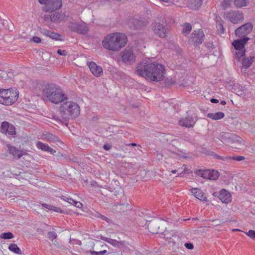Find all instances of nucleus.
<instances>
[{
    "label": "nucleus",
    "mask_w": 255,
    "mask_h": 255,
    "mask_svg": "<svg viewBox=\"0 0 255 255\" xmlns=\"http://www.w3.org/2000/svg\"><path fill=\"white\" fill-rule=\"evenodd\" d=\"M44 35L49 37L53 39L61 40L62 35L58 33L51 31L48 29H44L41 31Z\"/></svg>",
    "instance_id": "24"
},
{
    "label": "nucleus",
    "mask_w": 255,
    "mask_h": 255,
    "mask_svg": "<svg viewBox=\"0 0 255 255\" xmlns=\"http://www.w3.org/2000/svg\"><path fill=\"white\" fill-rule=\"evenodd\" d=\"M129 145H131V146H136V143H131V144H129Z\"/></svg>",
    "instance_id": "59"
},
{
    "label": "nucleus",
    "mask_w": 255,
    "mask_h": 255,
    "mask_svg": "<svg viewBox=\"0 0 255 255\" xmlns=\"http://www.w3.org/2000/svg\"><path fill=\"white\" fill-rule=\"evenodd\" d=\"M245 145V141L241 137L235 135L231 136L229 146L237 149H241Z\"/></svg>",
    "instance_id": "11"
},
{
    "label": "nucleus",
    "mask_w": 255,
    "mask_h": 255,
    "mask_svg": "<svg viewBox=\"0 0 255 255\" xmlns=\"http://www.w3.org/2000/svg\"><path fill=\"white\" fill-rule=\"evenodd\" d=\"M204 34L201 29L194 30L192 34V41L195 44H200L204 40Z\"/></svg>",
    "instance_id": "16"
},
{
    "label": "nucleus",
    "mask_w": 255,
    "mask_h": 255,
    "mask_svg": "<svg viewBox=\"0 0 255 255\" xmlns=\"http://www.w3.org/2000/svg\"><path fill=\"white\" fill-rule=\"evenodd\" d=\"M253 28V26L251 23H246L235 30V34L237 36L242 38L247 37L246 35L252 31Z\"/></svg>",
    "instance_id": "10"
},
{
    "label": "nucleus",
    "mask_w": 255,
    "mask_h": 255,
    "mask_svg": "<svg viewBox=\"0 0 255 255\" xmlns=\"http://www.w3.org/2000/svg\"><path fill=\"white\" fill-rule=\"evenodd\" d=\"M29 175V174L28 173H22V175L21 176H28V175Z\"/></svg>",
    "instance_id": "57"
},
{
    "label": "nucleus",
    "mask_w": 255,
    "mask_h": 255,
    "mask_svg": "<svg viewBox=\"0 0 255 255\" xmlns=\"http://www.w3.org/2000/svg\"><path fill=\"white\" fill-rule=\"evenodd\" d=\"M237 156H229L227 157L228 159H232L236 161Z\"/></svg>",
    "instance_id": "52"
},
{
    "label": "nucleus",
    "mask_w": 255,
    "mask_h": 255,
    "mask_svg": "<svg viewBox=\"0 0 255 255\" xmlns=\"http://www.w3.org/2000/svg\"><path fill=\"white\" fill-rule=\"evenodd\" d=\"M128 42L126 34L121 32H113L107 34L103 39V47L109 51L118 52L124 48Z\"/></svg>",
    "instance_id": "3"
},
{
    "label": "nucleus",
    "mask_w": 255,
    "mask_h": 255,
    "mask_svg": "<svg viewBox=\"0 0 255 255\" xmlns=\"http://www.w3.org/2000/svg\"><path fill=\"white\" fill-rule=\"evenodd\" d=\"M94 214L95 215H93V216H94L95 217H98V218L100 217L101 219H102L103 220L107 221V219H108L107 217H106L104 216L101 215L98 213H95Z\"/></svg>",
    "instance_id": "45"
},
{
    "label": "nucleus",
    "mask_w": 255,
    "mask_h": 255,
    "mask_svg": "<svg viewBox=\"0 0 255 255\" xmlns=\"http://www.w3.org/2000/svg\"><path fill=\"white\" fill-rule=\"evenodd\" d=\"M61 199L68 202L69 204L73 205L74 206L78 208H81L82 207V204L81 202L78 201H76L72 199L71 198H68L67 197L62 196L61 197Z\"/></svg>",
    "instance_id": "27"
},
{
    "label": "nucleus",
    "mask_w": 255,
    "mask_h": 255,
    "mask_svg": "<svg viewBox=\"0 0 255 255\" xmlns=\"http://www.w3.org/2000/svg\"><path fill=\"white\" fill-rule=\"evenodd\" d=\"M88 28L85 26H81L79 28L80 32L81 33H86L88 31Z\"/></svg>",
    "instance_id": "44"
},
{
    "label": "nucleus",
    "mask_w": 255,
    "mask_h": 255,
    "mask_svg": "<svg viewBox=\"0 0 255 255\" xmlns=\"http://www.w3.org/2000/svg\"><path fill=\"white\" fill-rule=\"evenodd\" d=\"M147 23L145 19L139 20L136 18H130L128 19V23L129 27L133 29H139L145 26Z\"/></svg>",
    "instance_id": "12"
},
{
    "label": "nucleus",
    "mask_w": 255,
    "mask_h": 255,
    "mask_svg": "<svg viewBox=\"0 0 255 255\" xmlns=\"http://www.w3.org/2000/svg\"><path fill=\"white\" fill-rule=\"evenodd\" d=\"M1 131L5 134L14 135L16 133L15 129L14 126L7 122H3L1 126Z\"/></svg>",
    "instance_id": "14"
},
{
    "label": "nucleus",
    "mask_w": 255,
    "mask_h": 255,
    "mask_svg": "<svg viewBox=\"0 0 255 255\" xmlns=\"http://www.w3.org/2000/svg\"><path fill=\"white\" fill-rule=\"evenodd\" d=\"M56 237V234L54 232H50L48 233V237L51 240H53Z\"/></svg>",
    "instance_id": "41"
},
{
    "label": "nucleus",
    "mask_w": 255,
    "mask_h": 255,
    "mask_svg": "<svg viewBox=\"0 0 255 255\" xmlns=\"http://www.w3.org/2000/svg\"><path fill=\"white\" fill-rule=\"evenodd\" d=\"M232 1V0H224L222 3V6L224 8H226L228 7L231 2Z\"/></svg>",
    "instance_id": "40"
},
{
    "label": "nucleus",
    "mask_w": 255,
    "mask_h": 255,
    "mask_svg": "<svg viewBox=\"0 0 255 255\" xmlns=\"http://www.w3.org/2000/svg\"><path fill=\"white\" fill-rule=\"evenodd\" d=\"M211 102L213 103H218L219 102V100L216 99H211Z\"/></svg>",
    "instance_id": "53"
},
{
    "label": "nucleus",
    "mask_w": 255,
    "mask_h": 255,
    "mask_svg": "<svg viewBox=\"0 0 255 255\" xmlns=\"http://www.w3.org/2000/svg\"><path fill=\"white\" fill-rule=\"evenodd\" d=\"M196 121L191 117L187 116L181 119L179 121V125L186 128L193 127L195 124Z\"/></svg>",
    "instance_id": "20"
},
{
    "label": "nucleus",
    "mask_w": 255,
    "mask_h": 255,
    "mask_svg": "<svg viewBox=\"0 0 255 255\" xmlns=\"http://www.w3.org/2000/svg\"><path fill=\"white\" fill-rule=\"evenodd\" d=\"M102 240L109 243L114 247H119L120 246L123 245V243L121 242L117 241L116 240L113 239L111 238L104 237L103 238H102Z\"/></svg>",
    "instance_id": "29"
},
{
    "label": "nucleus",
    "mask_w": 255,
    "mask_h": 255,
    "mask_svg": "<svg viewBox=\"0 0 255 255\" xmlns=\"http://www.w3.org/2000/svg\"><path fill=\"white\" fill-rule=\"evenodd\" d=\"M154 225V223H153V222H150L147 226L148 227V229L149 231V232H150L151 233L154 234L155 233V232L157 233L158 232L156 231V230H152V227Z\"/></svg>",
    "instance_id": "43"
},
{
    "label": "nucleus",
    "mask_w": 255,
    "mask_h": 255,
    "mask_svg": "<svg viewBox=\"0 0 255 255\" xmlns=\"http://www.w3.org/2000/svg\"><path fill=\"white\" fill-rule=\"evenodd\" d=\"M202 4V0H190L189 6L193 9H197Z\"/></svg>",
    "instance_id": "30"
},
{
    "label": "nucleus",
    "mask_w": 255,
    "mask_h": 255,
    "mask_svg": "<svg viewBox=\"0 0 255 255\" xmlns=\"http://www.w3.org/2000/svg\"><path fill=\"white\" fill-rule=\"evenodd\" d=\"M196 175L200 176L204 179H207L208 175H209V169H199L195 171Z\"/></svg>",
    "instance_id": "32"
},
{
    "label": "nucleus",
    "mask_w": 255,
    "mask_h": 255,
    "mask_svg": "<svg viewBox=\"0 0 255 255\" xmlns=\"http://www.w3.org/2000/svg\"><path fill=\"white\" fill-rule=\"evenodd\" d=\"M176 172H177V170H172L171 171V173H172V174H175Z\"/></svg>",
    "instance_id": "58"
},
{
    "label": "nucleus",
    "mask_w": 255,
    "mask_h": 255,
    "mask_svg": "<svg viewBox=\"0 0 255 255\" xmlns=\"http://www.w3.org/2000/svg\"><path fill=\"white\" fill-rule=\"evenodd\" d=\"M80 113L79 106L75 102L67 101L61 104L59 109V116L64 120L73 119Z\"/></svg>",
    "instance_id": "4"
},
{
    "label": "nucleus",
    "mask_w": 255,
    "mask_h": 255,
    "mask_svg": "<svg viewBox=\"0 0 255 255\" xmlns=\"http://www.w3.org/2000/svg\"><path fill=\"white\" fill-rule=\"evenodd\" d=\"M224 17L234 24L241 22L244 19L243 13L239 11L236 10L226 11L224 14Z\"/></svg>",
    "instance_id": "7"
},
{
    "label": "nucleus",
    "mask_w": 255,
    "mask_h": 255,
    "mask_svg": "<svg viewBox=\"0 0 255 255\" xmlns=\"http://www.w3.org/2000/svg\"><path fill=\"white\" fill-rule=\"evenodd\" d=\"M40 139L49 142H61L57 136L50 133H43L40 137Z\"/></svg>",
    "instance_id": "25"
},
{
    "label": "nucleus",
    "mask_w": 255,
    "mask_h": 255,
    "mask_svg": "<svg viewBox=\"0 0 255 255\" xmlns=\"http://www.w3.org/2000/svg\"><path fill=\"white\" fill-rule=\"evenodd\" d=\"M57 53L60 55H64V56L66 55L67 54L66 50H60V49H58L57 50Z\"/></svg>",
    "instance_id": "47"
},
{
    "label": "nucleus",
    "mask_w": 255,
    "mask_h": 255,
    "mask_svg": "<svg viewBox=\"0 0 255 255\" xmlns=\"http://www.w3.org/2000/svg\"><path fill=\"white\" fill-rule=\"evenodd\" d=\"M8 249L16 254H21V250L16 244H11L8 246Z\"/></svg>",
    "instance_id": "35"
},
{
    "label": "nucleus",
    "mask_w": 255,
    "mask_h": 255,
    "mask_svg": "<svg viewBox=\"0 0 255 255\" xmlns=\"http://www.w3.org/2000/svg\"><path fill=\"white\" fill-rule=\"evenodd\" d=\"M36 146L38 149L50 153L51 154L54 155L56 153L55 150L51 148L47 144L43 143L41 141H37L36 142Z\"/></svg>",
    "instance_id": "22"
},
{
    "label": "nucleus",
    "mask_w": 255,
    "mask_h": 255,
    "mask_svg": "<svg viewBox=\"0 0 255 255\" xmlns=\"http://www.w3.org/2000/svg\"><path fill=\"white\" fill-rule=\"evenodd\" d=\"M209 175H208L207 179L215 180L219 177V173L217 170H209Z\"/></svg>",
    "instance_id": "31"
},
{
    "label": "nucleus",
    "mask_w": 255,
    "mask_h": 255,
    "mask_svg": "<svg viewBox=\"0 0 255 255\" xmlns=\"http://www.w3.org/2000/svg\"><path fill=\"white\" fill-rule=\"evenodd\" d=\"M88 65L91 72L95 76L98 77L103 74V68L98 66L95 62H89Z\"/></svg>",
    "instance_id": "18"
},
{
    "label": "nucleus",
    "mask_w": 255,
    "mask_h": 255,
    "mask_svg": "<svg viewBox=\"0 0 255 255\" xmlns=\"http://www.w3.org/2000/svg\"><path fill=\"white\" fill-rule=\"evenodd\" d=\"M245 159L244 156H237L236 161H240Z\"/></svg>",
    "instance_id": "49"
},
{
    "label": "nucleus",
    "mask_w": 255,
    "mask_h": 255,
    "mask_svg": "<svg viewBox=\"0 0 255 255\" xmlns=\"http://www.w3.org/2000/svg\"><path fill=\"white\" fill-rule=\"evenodd\" d=\"M249 40V37H244L233 41L232 45L235 50L234 56L238 61H240L241 58L245 56L246 53L245 45Z\"/></svg>",
    "instance_id": "6"
},
{
    "label": "nucleus",
    "mask_w": 255,
    "mask_h": 255,
    "mask_svg": "<svg viewBox=\"0 0 255 255\" xmlns=\"http://www.w3.org/2000/svg\"><path fill=\"white\" fill-rule=\"evenodd\" d=\"M233 90L234 92L236 93L237 95H242L244 93L245 87L238 84H236L234 85Z\"/></svg>",
    "instance_id": "33"
},
{
    "label": "nucleus",
    "mask_w": 255,
    "mask_h": 255,
    "mask_svg": "<svg viewBox=\"0 0 255 255\" xmlns=\"http://www.w3.org/2000/svg\"><path fill=\"white\" fill-rule=\"evenodd\" d=\"M191 25L189 23H185L183 25L182 33L185 35H187L191 31Z\"/></svg>",
    "instance_id": "37"
},
{
    "label": "nucleus",
    "mask_w": 255,
    "mask_h": 255,
    "mask_svg": "<svg viewBox=\"0 0 255 255\" xmlns=\"http://www.w3.org/2000/svg\"><path fill=\"white\" fill-rule=\"evenodd\" d=\"M42 207H43L49 210L53 211H54L55 212H57V213H63L62 210H61L59 207L53 206L50 205H48L46 204H42Z\"/></svg>",
    "instance_id": "34"
},
{
    "label": "nucleus",
    "mask_w": 255,
    "mask_h": 255,
    "mask_svg": "<svg viewBox=\"0 0 255 255\" xmlns=\"http://www.w3.org/2000/svg\"><path fill=\"white\" fill-rule=\"evenodd\" d=\"M232 232H242V231L238 229H234L232 230Z\"/></svg>",
    "instance_id": "55"
},
{
    "label": "nucleus",
    "mask_w": 255,
    "mask_h": 255,
    "mask_svg": "<svg viewBox=\"0 0 255 255\" xmlns=\"http://www.w3.org/2000/svg\"><path fill=\"white\" fill-rule=\"evenodd\" d=\"M41 4H46L48 0H38Z\"/></svg>",
    "instance_id": "54"
},
{
    "label": "nucleus",
    "mask_w": 255,
    "mask_h": 255,
    "mask_svg": "<svg viewBox=\"0 0 255 255\" xmlns=\"http://www.w3.org/2000/svg\"><path fill=\"white\" fill-rule=\"evenodd\" d=\"M249 0H234L235 5L239 8L247 6Z\"/></svg>",
    "instance_id": "36"
},
{
    "label": "nucleus",
    "mask_w": 255,
    "mask_h": 255,
    "mask_svg": "<svg viewBox=\"0 0 255 255\" xmlns=\"http://www.w3.org/2000/svg\"><path fill=\"white\" fill-rule=\"evenodd\" d=\"M122 59L124 63L130 64L134 62L135 57L132 51L130 49H125L122 53Z\"/></svg>",
    "instance_id": "13"
},
{
    "label": "nucleus",
    "mask_w": 255,
    "mask_h": 255,
    "mask_svg": "<svg viewBox=\"0 0 255 255\" xmlns=\"http://www.w3.org/2000/svg\"><path fill=\"white\" fill-rule=\"evenodd\" d=\"M221 104L222 105H224L226 104V102L225 101H222L221 102Z\"/></svg>",
    "instance_id": "56"
},
{
    "label": "nucleus",
    "mask_w": 255,
    "mask_h": 255,
    "mask_svg": "<svg viewBox=\"0 0 255 255\" xmlns=\"http://www.w3.org/2000/svg\"><path fill=\"white\" fill-rule=\"evenodd\" d=\"M19 92L16 88L0 89V104L4 106H11L18 100Z\"/></svg>",
    "instance_id": "5"
},
{
    "label": "nucleus",
    "mask_w": 255,
    "mask_h": 255,
    "mask_svg": "<svg viewBox=\"0 0 255 255\" xmlns=\"http://www.w3.org/2000/svg\"><path fill=\"white\" fill-rule=\"evenodd\" d=\"M232 134H229L225 132H221L218 137L214 138V141L218 143V139L220 140L223 143L229 145L231 136Z\"/></svg>",
    "instance_id": "19"
},
{
    "label": "nucleus",
    "mask_w": 255,
    "mask_h": 255,
    "mask_svg": "<svg viewBox=\"0 0 255 255\" xmlns=\"http://www.w3.org/2000/svg\"><path fill=\"white\" fill-rule=\"evenodd\" d=\"M7 147L8 149L9 152L14 157L17 158H20L22 155L25 154V152L19 150L15 148V147L12 146L10 144L7 145Z\"/></svg>",
    "instance_id": "23"
},
{
    "label": "nucleus",
    "mask_w": 255,
    "mask_h": 255,
    "mask_svg": "<svg viewBox=\"0 0 255 255\" xmlns=\"http://www.w3.org/2000/svg\"><path fill=\"white\" fill-rule=\"evenodd\" d=\"M213 196L217 197L222 203L226 204L230 203L232 201L231 194L224 189H222L219 192H214Z\"/></svg>",
    "instance_id": "8"
},
{
    "label": "nucleus",
    "mask_w": 255,
    "mask_h": 255,
    "mask_svg": "<svg viewBox=\"0 0 255 255\" xmlns=\"http://www.w3.org/2000/svg\"><path fill=\"white\" fill-rule=\"evenodd\" d=\"M103 147L105 150H109L111 148V146L109 144H105Z\"/></svg>",
    "instance_id": "50"
},
{
    "label": "nucleus",
    "mask_w": 255,
    "mask_h": 255,
    "mask_svg": "<svg viewBox=\"0 0 255 255\" xmlns=\"http://www.w3.org/2000/svg\"><path fill=\"white\" fill-rule=\"evenodd\" d=\"M67 19V16L63 12H56L50 16L51 21L56 23L65 22Z\"/></svg>",
    "instance_id": "15"
},
{
    "label": "nucleus",
    "mask_w": 255,
    "mask_h": 255,
    "mask_svg": "<svg viewBox=\"0 0 255 255\" xmlns=\"http://www.w3.org/2000/svg\"><path fill=\"white\" fill-rule=\"evenodd\" d=\"M185 246L188 249L192 250L193 249V245L191 243H186Z\"/></svg>",
    "instance_id": "48"
},
{
    "label": "nucleus",
    "mask_w": 255,
    "mask_h": 255,
    "mask_svg": "<svg viewBox=\"0 0 255 255\" xmlns=\"http://www.w3.org/2000/svg\"><path fill=\"white\" fill-rule=\"evenodd\" d=\"M243 57V59L242 60V67L245 69H248L252 65L255 57L250 56L248 57L244 56Z\"/></svg>",
    "instance_id": "26"
},
{
    "label": "nucleus",
    "mask_w": 255,
    "mask_h": 255,
    "mask_svg": "<svg viewBox=\"0 0 255 255\" xmlns=\"http://www.w3.org/2000/svg\"><path fill=\"white\" fill-rule=\"evenodd\" d=\"M219 28L220 29V30L222 32H224V28L223 27V25L222 24H219Z\"/></svg>",
    "instance_id": "51"
},
{
    "label": "nucleus",
    "mask_w": 255,
    "mask_h": 255,
    "mask_svg": "<svg viewBox=\"0 0 255 255\" xmlns=\"http://www.w3.org/2000/svg\"><path fill=\"white\" fill-rule=\"evenodd\" d=\"M107 252V250H104L100 252L93 251L91 252L92 255H104Z\"/></svg>",
    "instance_id": "42"
},
{
    "label": "nucleus",
    "mask_w": 255,
    "mask_h": 255,
    "mask_svg": "<svg viewBox=\"0 0 255 255\" xmlns=\"http://www.w3.org/2000/svg\"><path fill=\"white\" fill-rule=\"evenodd\" d=\"M245 234L252 239H255V231L250 230L248 232H244Z\"/></svg>",
    "instance_id": "38"
},
{
    "label": "nucleus",
    "mask_w": 255,
    "mask_h": 255,
    "mask_svg": "<svg viewBox=\"0 0 255 255\" xmlns=\"http://www.w3.org/2000/svg\"><path fill=\"white\" fill-rule=\"evenodd\" d=\"M225 116L224 113L221 112L215 113H208L207 117L213 120H219L223 119Z\"/></svg>",
    "instance_id": "28"
},
{
    "label": "nucleus",
    "mask_w": 255,
    "mask_h": 255,
    "mask_svg": "<svg viewBox=\"0 0 255 255\" xmlns=\"http://www.w3.org/2000/svg\"><path fill=\"white\" fill-rule=\"evenodd\" d=\"M32 40L36 43H39L41 42V39L38 36H33L32 38Z\"/></svg>",
    "instance_id": "46"
},
{
    "label": "nucleus",
    "mask_w": 255,
    "mask_h": 255,
    "mask_svg": "<svg viewBox=\"0 0 255 255\" xmlns=\"http://www.w3.org/2000/svg\"><path fill=\"white\" fill-rule=\"evenodd\" d=\"M192 195L202 201H207V197L205 193L200 188H192L190 189Z\"/></svg>",
    "instance_id": "17"
},
{
    "label": "nucleus",
    "mask_w": 255,
    "mask_h": 255,
    "mask_svg": "<svg viewBox=\"0 0 255 255\" xmlns=\"http://www.w3.org/2000/svg\"><path fill=\"white\" fill-rule=\"evenodd\" d=\"M62 5V0H48L43 7V10L45 12H52L60 9Z\"/></svg>",
    "instance_id": "9"
},
{
    "label": "nucleus",
    "mask_w": 255,
    "mask_h": 255,
    "mask_svg": "<svg viewBox=\"0 0 255 255\" xmlns=\"http://www.w3.org/2000/svg\"><path fill=\"white\" fill-rule=\"evenodd\" d=\"M1 237L4 239H10L13 238V235L11 233L8 232L2 234Z\"/></svg>",
    "instance_id": "39"
},
{
    "label": "nucleus",
    "mask_w": 255,
    "mask_h": 255,
    "mask_svg": "<svg viewBox=\"0 0 255 255\" xmlns=\"http://www.w3.org/2000/svg\"><path fill=\"white\" fill-rule=\"evenodd\" d=\"M135 73L139 76L152 81L159 82L165 78L166 70L161 64L144 60L136 66Z\"/></svg>",
    "instance_id": "1"
},
{
    "label": "nucleus",
    "mask_w": 255,
    "mask_h": 255,
    "mask_svg": "<svg viewBox=\"0 0 255 255\" xmlns=\"http://www.w3.org/2000/svg\"><path fill=\"white\" fill-rule=\"evenodd\" d=\"M154 32L160 37H164L166 34V30L164 26L159 23H155L152 25Z\"/></svg>",
    "instance_id": "21"
},
{
    "label": "nucleus",
    "mask_w": 255,
    "mask_h": 255,
    "mask_svg": "<svg viewBox=\"0 0 255 255\" xmlns=\"http://www.w3.org/2000/svg\"><path fill=\"white\" fill-rule=\"evenodd\" d=\"M41 94L44 100L53 103L58 104L67 99L62 89L53 83H43L40 85Z\"/></svg>",
    "instance_id": "2"
}]
</instances>
